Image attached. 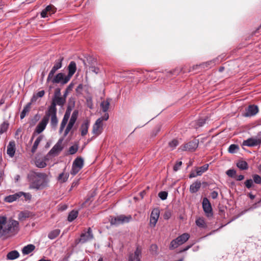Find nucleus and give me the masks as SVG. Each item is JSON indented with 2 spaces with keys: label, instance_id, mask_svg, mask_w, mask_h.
<instances>
[{
  "label": "nucleus",
  "instance_id": "obj_35",
  "mask_svg": "<svg viewBox=\"0 0 261 261\" xmlns=\"http://www.w3.org/2000/svg\"><path fill=\"white\" fill-rule=\"evenodd\" d=\"M30 106L31 103H29L23 108L20 115V118L21 119H23L26 116V114L29 112L30 109Z\"/></svg>",
  "mask_w": 261,
  "mask_h": 261
},
{
  "label": "nucleus",
  "instance_id": "obj_25",
  "mask_svg": "<svg viewBox=\"0 0 261 261\" xmlns=\"http://www.w3.org/2000/svg\"><path fill=\"white\" fill-rule=\"evenodd\" d=\"M111 100V99L107 98L106 100H103L100 103V108L103 112H107L110 107Z\"/></svg>",
  "mask_w": 261,
  "mask_h": 261
},
{
  "label": "nucleus",
  "instance_id": "obj_44",
  "mask_svg": "<svg viewBox=\"0 0 261 261\" xmlns=\"http://www.w3.org/2000/svg\"><path fill=\"white\" fill-rule=\"evenodd\" d=\"M78 150L77 145H73L69 147L68 152L70 154H75Z\"/></svg>",
  "mask_w": 261,
  "mask_h": 261
},
{
  "label": "nucleus",
  "instance_id": "obj_1",
  "mask_svg": "<svg viewBox=\"0 0 261 261\" xmlns=\"http://www.w3.org/2000/svg\"><path fill=\"white\" fill-rule=\"evenodd\" d=\"M27 177L30 189L41 190L47 185V175L45 173L31 171Z\"/></svg>",
  "mask_w": 261,
  "mask_h": 261
},
{
  "label": "nucleus",
  "instance_id": "obj_3",
  "mask_svg": "<svg viewBox=\"0 0 261 261\" xmlns=\"http://www.w3.org/2000/svg\"><path fill=\"white\" fill-rule=\"evenodd\" d=\"M19 230V222L13 219L7 220L6 224L4 225V229H3V234L6 235L11 234L15 235L18 233Z\"/></svg>",
  "mask_w": 261,
  "mask_h": 261
},
{
  "label": "nucleus",
  "instance_id": "obj_45",
  "mask_svg": "<svg viewBox=\"0 0 261 261\" xmlns=\"http://www.w3.org/2000/svg\"><path fill=\"white\" fill-rule=\"evenodd\" d=\"M206 121V118H205L199 119L196 122V127H197L202 126L205 123Z\"/></svg>",
  "mask_w": 261,
  "mask_h": 261
},
{
  "label": "nucleus",
  "instance_id": "obj_13",
  "mask_svg": "<svg viewBox=\"0 0 261 261\" xmlns=\"http://www.w3.org/2000/svg\"><path fill=\"white\" fill-rule=\"evenodd\" d=\"M160 210L159 208H154L151 212L150 218V225L154 227L160 216Z\"/></svg>",
  "mask_w": 261,
  "mask_h": 261
},
{
  "label": "nucleus",
  "instance_id": "obj_59",
  "mask_svg": "<svg viewBox=\"0 0 261 261\" xmlns=\"http://www.w3.org/2000/svg\"><path fill=\"white\" fill-rule=\"evenodd\" d=\"M47 13L48 12L45 9L42 10V12H41V17L45 18L46 17H48V15L47 14Z\"/></svg>",
  "mask_w": 261,
  "mask_h": 261
},
{
  "label": "nucleus",
  "instance_id": "obj_49",
  "mask_svg": "<svg viewBox=\"0 0 261 261\" xmlns=\"http://www.w3.org/2000/svg\"><path fill=\"white\" fill-rule=\"evenodd\" d=\"M55 9L56 8L51 5L47 6L45 9L47 12L50 13V14L54 13L56 11Z\"/></svg>",
  "mask_w": 261,
  "mask_h": 261
},
{
  "label": "nucleus",
  "instance_id": "obj_55",
  "mask_svg": "<svg viewBox=\"0 0 261 261\" xmlns=\"http://www.w3.org/2000/svg\"><path fill=\"white\" fill-rule=\"evenodd\" d=\"M218 193L217 192L214 191L211 193V196L213 199H215L218 197Z\"/></svg>",
  "mask_w": 261,
  "mask_h": 261
},
{
  "label": "nucleus",
  "instance_id": "obj_2",
  "mask_svg": "<svg viewBox=\"0 0 261 261\" xmlns=\"http://www.w3.org/2000/svg\"><path fill=\"white\" fill-rule=\"evenodd\" d=\"M65 98L62 96L53 97L51 105L48 107L46 111L47 113L51 115L50 126L52 128H56L58 123V119L57 116V106H63L65 102Z\"/></svg>",
  "mask_w": 261,
  "mask_h": 261
},
{
  "label": "nucleus",
  "instance_id": "obj_32",
  "mask_svg": "<svg viewBox=\"0 0 261 261\" xmlns=\"http://www.w3.org/2000/svg\"><path fill=\"white\" fill-rule=\"evenodd\" d=\"M70 115V111L69 109H68L64 115L63 118L62 120L61 125L66 126L67 123V122L69 120Z\"/></svg>",
  "mask_w": 261,
  "mask_h": 261
},
{
  "label": "nucleus",
  "instance_id": "obj_34",
  "mask_svg": "<svg viewBox=\"0 0 261 261\" xmlns=\"http://www.w3.org/2000/svg\"><path fill=\"white\" fill-rule=\"evenodd\" d=\"M78 216V211L72 210L71 212H70L68 215V221L69 222H72L74 220H75Z\"/></svg>",
  "mask_w": 261,
  "mask_h": 261
},
{
  "label": "nucleus",
  "instance_id": "obj_61",
  "mask_svg": "<svg viewBox=\"0 0 261 261\" xmlns=\"http://www.w3.org/2000/svg\"><path fill=\"white\" fill-rule=\"evenodd\" d=\"M71 129V127H69L67 126L64 133V137H66L69 133L70 130Z\"/></svg>",
  "mask_w": 261,
  "mask_h": 261
},
{
  "label": "nucleus",
  "instance_id": "obj_51",
  "mask_svg": "<svg viewBox=\"0 0 261 261\" xmlns=\"http://www.w3.org/2000/svg\"><path fill=\"white\" fill-rule=\"evenodd\" d=\"M182 165V162L181 161H178L176 162L175 165L173 167V170L174 171H177L179 169L181 166Z\"/></svg>",
  "mask_w": 261,
  "mask_h": 261
},
{
  "label": "nucleus",
  "instance_id": "obj_10",
  "mask_svg": "<svg viewBox=\"0 0 261 261\" xmlns=\"http://www.w3.org/2000/svg\"><path fill=\"white\" fill-rule=\"evenodd\" d=\"M202 204L203 211L205 213L206 216L208 217L212 216L213 213L212 205L210 201L207 198H203Z\"/></svg>",
  "mask_w": 261,
  "mask_h": 261
},
{
  "label": "nucleus",
  "instance_id": "obj_11",
  "mask_svg": "<svg viewBox=\"0 0 261 261\" xmlns=\"http://www.w3.org/2000/svg\"><path fill=\"white\" fill-rule=\"evenodd\" d=\"M261 144V138H250L244 140L242 143L243 146L248 147H254L259 146Z\"/></svg>",
  "mask_w": 261,
  "mask_h": 261
},
{
  "label": "nucleus",
  "instance_id": "obj_29",
  "mask_svg": "<svg viewBox=\"0 0 261 261\" xmlns=\"http://www.w3.org/2000/svg\"><path fill=\"white\" fill-rule=\"evenodd\" d=\"M43 136L42 135L39 136L36 140L35 141L33 147L31 149V151L32 153H35L37 149V147L40 143L41 141L42 140Z\"/></svg>",
  "mask_w": 261,
  "mask_h": 261
},
{
  "label": "nucleus",
  "instance_id": "obj_9",
  "mask_svg": "<svg viewBox=\"0 0 261 261\" xmlns=\"http://www.w3.org/2000/svg\"><path fill=\"white\" fill-rule=\"evenodd\" d=\"M63 60V58H61L58 60L55 61V64L51 70L50 71L47 78V83H49V81L51 80L52 77L54 75L55 72L58 69H60L62 66V61Z\"/></svg>",
  "mask_w": 261,
  "mask_h": 261
},
{
  "label": "nucleus",
  "instance_id": "obj_14",
  "mask_svg": "<svg viewBox=\"0 0 261 261\" xmlns=\"http://www.w3.org/2000/svg\"><path fill=\"white\" fill-rule=\"evenodd\" d=\"M68 74L65 76V83H68L70 80L71 77L74 74L76 70V63L74 61L70 62L68 66Z\"/></svg>",
  "mask_w": 261,
  "mask_h": 261
},
{
  "label": "nucleus",
  "instance_id": "obj_42",
  "mask_svg": "<svg viewBox=\"0 0 261 261\" xmlns=\"http://www.w3.org/2000/svg\"><path fill=\"white\" fill-rule=\"evenodd\" d=\"M7 222V217L6 216H0V231L4 229V225Z\"/></svg>",
  "mask_w": 261,
  "mask_h": 261
},
{
  "label": "nucleus",
  "instance_id": "obj_33",
  "mask_svg": "<svg viewBox=\"0 0 261 261\" xmlns=\"http://www.w3.org/2000/svg\"><path fill=\"white\" fill-rule=\"evenodd\" d=\"M60 233V230L59 229L53 230L48 233V237L50 240L55 239L59 235Z\"/></svg>",
  "mask_w": 261,
  "mask_h": 261
},
{
  "label": "nucleus",
  "instance_id": "obj_18",
  "mask_svg": "<svg viewBox=\"0 0 261 261\" xmlns=\"http://www.w3.org/2000/svg\"><path fill=\"white\" fill-rule=\"evenodd\" d=\"M65 76L64 73L60 72L56 75V76L51 80V82L53 84L61 83L62 85H64L67 83L64 82Z\"/></svg>",
  "mask_w": 261,
  "mask_h": 261
},
{
  "label": "nucleus",
  "instance_id": "obj_63",
  "mask_svg": "<svg viewBox=\"0 0 261 261\" xmlns=\"http://www.w3.org/2000/svg\"><path fill=\"white\" fill-rule=\"evenodd\" d=\"M22 195L27 199H30L31 198V195L29 193H25L23 192V194Z\"/></svg>",
  "mask_w": 261,
  "mask_h": 261
},
{
  "label": "nucleus",
  "instance_id": "obj_50",
  "mask_svg": "<svg viewBox=\"0 0 261 261\" xmlns=\"http://www.w3.org/2000/svg\"><path fill=\"white\" fill-rule=\"evenodd\" d=\"M29 217V214L27 212H21L19 213L18 217L19 220H22L28 218Z\"/></svg>",
  "mask_w": 261,
  "mask_h": 261
},
{
  "label": "nucleus",
  "instance_id": "obj_60",
  "mask_svg": "<svg viewBox=\"0 0 261 261\" xmlns=\"http://www.w3.org/2000/svg\"><path fill=\"white\" fill-rule=\"evenodd\" d=\"M44 93L45 92L44 90H41L37 93L36 95L38 97H42L44 96Z\"/></svg>",
  "mask_w": 261,
  "mask_h": 261
},
{
  "label": "nucleus",
  "instance_id": "obj_52",
  "mask_svg": "<svg viewBox=\"0 0 261 261\" xmlns=\"http://www.w3.org/2000/svg\"><path fill=\"white\" fill-rule=\"evenodd\" d=\"M83 89V84H79V86L76 88V92L79 94H81Z\"/></svg>",
  "mask_w": 261,
  "mask_h": 261
},
{
  "label": "nucleus",
  "instance_id": "obj_40",
  "mask_svg": "<svg viewBox=\"0 0 261 261\" xmlns=\"http://www.w3.org/2000/svg\"><path fill=\"white\" fill-rule=\"evenodd\" d=\"M78 116V111L76 110H75L73 112L71 116L70 117V119L69 120L70 122H73L75 124Z\"/></svg>",
  "mask_w": 261,
  "mask_h": 261
},
{
  "label": "nucleus",
  "instance_id": "obj_4",
  "mask_svg": "<svg viewBox=\"0 0 261 261\" xmlns=\"http://www.w3.org/2000/svg\"><path fill=\"white\" fill-rule=\"evenodd\" d=\"M132 220L131 215L125 216L124 215H120L116 217H111L110 220V223L112 225L118 226L124 223H128Z\"/></svg>",
  "mask_w": 261,
  "mask_h": 261
},
{
  "label": "nucleus",
  "instance_id": "obj_58",
  "mask_svg": "<svg viewBox=\"0 0 261 261\" xmlns=\"http://www.w3.org/2000/svg\"><path fill=\"white\" fill-rule=\"evenodd\" d=\"M61 96V92L60 89L58 88L56 90L54 94V97H60Z\"/></svg>",
  "mask_w": 261,
  "mask_h": 261
},
{
  "label": "nucleus",
  "instance_id": "obj_62",
  "mask_svg": "<svg viewBox=\"0 0 261 261\" xmlns=\"http://www.w3.org/2000/svg\"><path fill=\"white\" fill-rule=\"evenodd\" d=\"M235 178L237 180L241 181V180H242L243 179H244V176L243 175H240L237 176H236Z\"/></svg>",
  "mask_w": 261,
  "mask_h": 261
},
{
  "label": "nucleus",
  "instance_id": "obj_20",
  "mask_svg": "<svg viewBox=\"0 0 261 261\" xmlns=\"http://www.w3.org/2000/svg\"><path fill=\"white\" fill-rule=\"evenodd\" d=\"M141 251L137 248L134 253L129 254L128 261H140Z\"/></svg>",
  "mask_w": 261,
  "mask_h": 261
},
{
  "label": "nucleus",
  "instance_id": "obj_27",
  "mask_svg": "<svg viewBox=\"0 0 261 261\" xmlns=\"http://www.w3.org/2000/svg\"><path fill=\"white\" fill-rule=\"evenodd\" d=\"M35 248V247L33 244H29L25 246H24L22 250V252L23 254H28L32 252Z\"/></svg>",
  "mask_w": 261,
  "mask_h": 261
},
{
  "label": "nucleus",
  "instance_id": "obj_31",
  "mask_svg": "<svg viewBox=\"0 0 261 261\" xmlns=\"http://www.w3.org/2000/svg\"><path fill=\"white\" fill-rule=\"evenodd\" d=\"M237 166L241 170H247L248 168V163L243 160L239 161L237 163Z\"/></svg>",
  "mask_w": 261,
  "mask_h": 261
},
{
  "label": "nucleus",
  "instance_id": "obj_37",
  "mask_svg": "<svg viewBox=\"0 0 261 261\" xmlns=\"http://www.w3.org/2000/svg\"><path fill=\"white\" fill-rule=\"evenodd\" d=\"M196 224L199 227L205 228L206 227L205 222L203 218H199L196 220Z\"/></svg>",
  "mask_w": 261,
  "mask_h": 261
},
{
  "label": "nucleus",
  "instance_id": "obj_21",
  "mask_svg": "<svg viewBox=\"0 0 261 261\" xmlns=\"http://www.w3.org/2000/svg\"><path fill=\"white\" fill-rule=\"evenodd\" d=\"M15 152V144L14 142L11 141L9 142L8 146L7 153L10 157L12 158L14 156Z\"/></svg>",
  "mask_w": 261,
  "mask_h": 261
},
{
  "label": "nucleus",
  "instance_id": "obj_64",
  "mask_svg": "<svg viewBox=\"0 0 261 261\" xmlns=\"http://www.w3.org/2000/svg\"><path fill=\"white\" fill-rule=\"evenodd\" d=\"M4 178V172L0 170V185H1L2 181Z\"/></svg>",
  "mask_w": 261,
  "mask_h": 261
},
{
  "label": "nucleus",
  "instance_id": "obj_7",
  "mask_svg": "<svg viewBox=\"0 0 261 261\" xmlns=\"http://www.w3.org/2000/svg\"><path fill=\"white\" fill-rule=\"evenodd\" d=\"M84 160L81 157L76 158L73 161L70 173L72 175H75L83 167Z\"/></svg>",
  "mask_w": 261,
  "mask_h": 261
},
{
  "label": "nucleus",
  "instance_id": "obj_36",
  "mask_svg": "<svg viewBox=\"0 0 261 261\" xmlns=\"http://www.w3.org/2000/svg\"><path fill=\"white\" fill-rule=\"evenodd\" d=\"M9 126V123L8 121H4L0 125V134H2L6 132Z\"/></svg>",
  "mask_w": 261,
  "mask_h": 261
},
{
  "label": "nucleus",
  "instance_id": "obj_53",
  "mask_svg": "<svg viewBox=\"0 0 261 261\" xmlns=\"http://www.w3.org/2000/svg\"><path fill=\"white\" fill-rule=\"evenodd\" d=\"M90 69L91 71L95 73L96 74H97L99 72V69L97 67H96L95 66H91L90 67Z\"/></svg>",
  "mask_w": 261,
  "mask_h": 261
},
{
  "label": "nucleus",
  "instance_id": "obj_22",
  "mask_svg": "<svg viewBox=\"0 0 261 261\" xmlns=\"http://www.w3.org/2000/svg\"><path fill=\"white\" fill-rule=\"evenodd\" d=\"M90 122L88 120H84L80 127L81 135L84 136L87 135L89 126Z\"/></svg>",
  "mask_w": 261,
  "mask_h": 261
},
{
  "label": "nucleus",
  "instance_id": "obj_17",
  "mask_svg": "<svg viewBox=\"0 0 261 261\" xmlns=\"http://www.w3.org/2000/svg\"><path fill=\"white\" fill-rule=\"evenodd\" d=\"M102 129V123H101V119H98L96 121L95 124L93 126V133L96 135H98L101 133Z\"/></svg>",
  "mask_w": 261,
  "mask_h": 261
},
{
  "label": "nucleus",
  "instance_id": "obj_6",
  "mask_svg": "<svg viewBox=\"0 0 261 261\" xmlns=\"http://www.w3.org/2000/svg\"><path fill=\"white\" fill-rule=\"evenodd\" d=\"M49 118L51 119V115L45 112V116L42 118V120L36 127L33 135H35V133L40 134L45 129L48 123Z\"/></svg>",
  "mask_w": 261,
  "mask_h": 261
},
{
  "label": "nucleus",
  "instance_id": "obj_15",
  "mask_svg": "<svg viewBox=\"0 0 261 261\" xmlns=\"http://www.w3.org/2000/svg\"><path fill=\"white\" fill-rule=\"evenodd\" d=\"M258 112V107L256 105H249L246 109V112L243 114V116L246 117H252L255 115Z\"/></svg>",
  "mask_w": 261,
  "mask_h": 261
},
{
  "label": "nucleus",
  "instance_id": "obj_47",
  "mask_svg": "<svg viewBox=\"0 0 261 261\" xmlns=\"http://www.w3.org/2000/svg\"><path fill=\"white\" fill-rule=\"evenodd\" d=\"M244 184L247 189H250L253 186V181L251 179H249L246 180Z\"/></svg>",
  "mask_w": 261,
  "mask_h": 261
},
{
  "label": "nucleus",
  "instance_id": "obj_24",
  "mask_svg": "<svg viewBox=\"0 0 261 261\" xmlns=\"http://www.w3.org/2000/svg\"><path fill=\"white\" fill-rule=\"evenodd\" d=\"M201 183L200 181H196L193 183L190 187V192L191 193H196L200 188Z\"/></svg>",
  "mask_w": 261,
  "mask_h": 261
},
{
  "label": "nucleus",
  "instance_id": "obj_26",
  "mask_svg": "<svg viewBox=\"0 0 261 261\" xmlns=\"http://www.w3.org/2000/svg\"><path fill=\"white\" fill-rule=\"evenodd\" d=\"M19 256V252L16 250H13L9 252L7 255V258L9 260H14Z\"/></svg>",
  "mask_w": 261,
  "mask_h": 261
},
{
  "label": "nucleus",
  "instance_id": "obj_38",
  "mask_svg": "<svg viewBox=\"0 0 261 261\" xmlns=\"http://www.w3.org/2000/svg\"><path fill=\"white\" fill-rule=\"evenodd\" d=\"M239 150V146L237 144H231L228 148V152L230 153H235Z\"/></svg>",
  "mask_w": 261,
  "mask_h": 261
},
{
  "label": "nucleus",
  "instance_id": "obj_48",
  "mask_svg": "<svg viewBox=\"0 0 261 261\" xmlns=\"http://www.w3.org/2000/svg\"><path fill=\"white\" fill-rule=\"evenodd\" d=\"M159 197L163 200L167 199L168 193L165 191L160 192L158 194Z\"/></svg>",
  "mask_w": 261,
  "mask_h": 261
},
{
  "label": "nucleus",
  "instance_id": "obj_8",
  "mask_svg": "<svg viewBox=\"0 0 261 261\" xmlns=\"http://www.w3.org/2000/svg\"><path fill=\"white\" fill-rule=\"evenodd\" d=\"M63 139H60L48 153V155L55 156L58 155L63 149L62 145Z\"/></svg>",
  "mask_w": 261,
  "mask_h": 261
},
{
  "label": "nucleus",
  "instance_id": "obj_28",
  "mask_svg": "<svg viewBox=\"0 0 261 261\" xmlns=\"http://www.w3.org/2000/svg\"><path fill=\"white\" fill-rule=\"evenodd\" d=\"M208 168V164H206L201 167H196V171L199 176L201 175L203 173L206 172Z\"/></svg>",
  "mask_w": 261,
  "mask_h": 261
},
{
  "label": "nucleus",
  "instance_id": "obj_5",
  "mask_svg": "<svg viewBox=\"0 0 261 261\" xmlns=\"http://www.w3.org/2000/svg\"><path fill=\"white\" fill-rule=\"evenodd\" d=\"M189 238L190 235L187 233H184L178 236L171 242L169 246L170 249H174L182 245L189 240Z\"/></svg>",
  "mask_w": 261,
  "mask_h": 261
},
{
  "label": "nucleus",
  "instance_id": "obj_19",
  "mask_svg": "<svg viewBox=\"0 0 261 261\" xmlns=\"http://www.w3.org/2000/svg\"><path fill=\"white\" fill-rule=\"evenodd\" d=\"M23 194V192H19L13 195H9L5 197V200L7 202H12L18 199Z\"/></svg>",
  "mask_w": 261,
  "mask_h": 261
},
{
  "label": "nucleus",
  "instance_id": "obj_41",
  "mask_svg": "<svg viewBox=\"0 0 261 261\" xmlns=\"http://www.w3.org/2000/svg\"><path fill=\"white\" fill-rule=\"evenodd\" d=\"M179 144V142L177 139H173L169 142V147L173 150Z\"/></svg>",
  "mask_w": 261,
  "mask_h": 261
},
{
  "label": "nucleus",
  "instance_id": "obj_43",
  "mask_svg": "<svg viewBox=\"0 0 261 261\" xmlns=\"http://www.w3.org/2000/svg\"><path fill=\"white\" fill-rule=\"evenodd\" d=\"M226 173L229 177L231 178H235L237 172L234 169H230L228 170Z\"/></svg>",
  "mask_w": 261,
  "mask_h": 261
},
{
  "label": "nucleus",
  "instance_id": "obj_30",
  "mask_svg": "<svg viewBox=\"0 0 261 261\" xmlns=\"http://www.w3.org/2000/svg\"><path fill=\"white\" fill-rule=\"evenodd\" d=\"M69 176V174L68 173H64L63 172L59 175L58 179L60 182L63 183L67 180Z\"/></svg>",
  "mask_w": 261,
  "mask_h": 261
},
{
  "label": "nucleus",
  "instance_id": "obj_23",
  "mask_svg": "<svg viewBox=\"0 0 261 261\" xmlns=\"http://www.w3.org/2000/svg\"><path fill=\"white\" fill-rule=\"evenodd\" d=\"M216 61V59L206 62L202 63V64H200L199 65H196L195 66H193V70L196 69L198 67H201V68H205L206 67V68L211 67H212V66H213V65H214L215 64Z\"/></svg>",
  "mask_w": 261,
  "mask_h": 261
},
{
  "label": "nucleus",
  "instance_id": "obj_54",
  "mask_svg": "<svg viewBox=\"0 0 261 261\" xmlns=\"http://www.w3.org/2000/svg\"><path fill=\"white\" fill-rule=\"evenodd\" d=\"M197 176H199L197 173V172L195 171H192L190 174H189V178H194V177H195Z\"/></svg>",
  "mask_w": 261,
  "mask_h": 261
},
{
  "label": "nucleus",
  "instance_id": "obj_46",
  "mask_svg": "<svg viewBox=\"0 0 261 261\" xmlns=\"http://www.w3.org/2000/svg\"><path fill=\"white\" fill-rule=\"evenodd\" d=\"M253 181L256 184H261V177L258 174H254L252 175Z\"/></svg>",
  "mask_w": 261,
  "mask_h": 261
},
{
  "label": "nucleus",
  "instance_id": "obj_16",
  "mask_svg": "<svg viewBox=\"0 0 261 261\" xmlns=\"http://www.w3.org/2000/svg\"><path fill=\"white\" fill-rule=\"evenodd\" d=\"M93 238V234L92 230L90 227L88 228L87 231L84 233H82L81 234L80 242L82 243H85L87 241H89Z\"/></svg>",
  "mask_w": 261,
  "mask_h": 261
},
{
  "label": "nucleus",
  "instance_id": "obj_39",
  "mask_svg": "<svg viewBox=\"0 0 261 261\" xmlns=\"http://www.w3.org/2000/svg\"><path fill=\"white\" fill-rule=\"evenodd\" d=\"M36 166L40 168H43L46 167V164L43 160H37L35 162Z\"/></svg>",
  "mask_w": 261,
  "mask_h": 261
},
{
  "label": "nucleus",
  "instance_id": "obj_57",
  "mask_svg": "<svg viewBox=\"0 0 261 261\" xmlns=\"http://www.w3.org/2000/svg\"><path fill=\"white\" fill-rule=\"evenodd\" d=\"M73 87H74V84L73 83V82H71L68 86V87H67L66 90H67V91H68L69 92L70 91H71L72 90V89L73 88Z\"/></svg>",
  "mask_w": 261,
  "mask_h": 261
},
{
  "label": "nucleus",
  "instance_id": "obj_56",
  "mask_svg": "<svg viewBox=\"0 0 261 261\" xmlns=\"http://www.w3.org/2000/svg\"><path fill=\"white\" fill-rule=\"evenodd\" d=\"M105 114H104V115L102 117L99 118V119H101V122H102L103 120H105V121L107 120L109 117L108 113L107 112H105Z\"/></svg>",
  "mask_w": 261,
  "mask_h": 261
},
{
  "label": "nucleus",
  "instance_id": "obj_12",
  "mask_svg": "<svg viewBox=\"0 0 261 261\" xmlns=\"http://www.w3.org/2000/svg\"><path fill=\"white\" fill-rule=\"evenodd\" d=\"M199 141L197 139H194L190 141L187 144H185L182 150L185 151H189L191 152L194 151L198 146Z\"/></svg>",
  "mask_w": 261,
  "mask_h": 261
}]
</instances>
